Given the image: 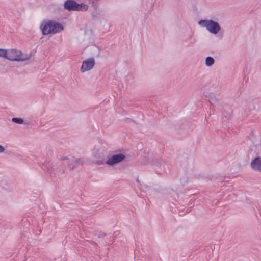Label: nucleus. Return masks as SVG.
<instances>
[{
    "label": "nucleus",
    "mask_w": 261,
    "mask_h": 261,
    "mask_svg": "<svg viewBox=\"0 0 261 261\" xmlns=\"http://www.w3.org/2000/svg\"><path fill=\"white\" fill-rule=\"evenodd\" d=\"M40 29L43 35H47L60 33L63 30L64 27L56 21L45 20L41 23Z\"/></svg>",
    "instance_id": "1"
},
{
    "label": "nucleus",
    "mask_w": 261,
    "mask_h": 261,
    "mask_svg": "<svg viewBox=\"0 0 261 261\" xmlns=\"http://www.w3.org/2000/svg\"><path fill=\"white\" fill-rule=\"evenodd\" d=\"M198 24L201 27L206 28L210 33L214 35L221 33L222 35L223 34V30L216 21L212 20H200L198 22Z\"/></svg>",
    "instance_id": "2"
},
{
    "label": "nucleus",
    "mask_w": 261,
    "mask_h": 261,
    "mask_svg": "<svg viewBox=\"0 0 261 261\" xmlns=\"http://www.w3.org/2000/svg\"><path fill=\"white\" fill-rule=\"evenodd\" d=\"M31 54H24L21 50L16 49H8L7 59L17 62H24L30 60Z\"/></svg>",
    "instance_id": "3"
},
{
    "label": "nucleus",
    "mask_w": 261,
    "mask_h": 261,
    "mask_svg": "<svg viewBox=\"0 0 261 261\" xmlns=\"http://www.w3.org/2000/svg\"><path fill=\"white\" fill-rule=\"evenodd\" d=\"M64 8L68 11H85L88 9V5L84 3L78 4L74 0H67L64 4Z\"/></svg>",
    "instance_id": "4"
},
{
    "label": "nucleus",
    "mask_w": 261,
    "mask_h": 261,
    "mask_svg": "<svg viewBox=\"0 0 261 261\" xmlns=\"http://www.w3.org/2000/svg\"><path fill=\"white\" fill-rule=\"evenodd\" d=\"M125 155L122 153L114 154L108 158L106 164L108 165L113 166L119 164L124 160Z\"/></svg>",
    "instance_id": "5"
},
{
    "label": "nucleus",
    "mask_w": 261,
    "mask_h": 261,
    "mask_svg": "<svg viewBox=\"0 0 261 261\" xmlns=\"http://www.w3.org/2000/svg\"><path fill=\"white\" fill-rule=\"evenodd\" d=\"M95 64V61L94 58H90L84 60L81 67V72L84 73L92 70Z\"/></svg>",
    "instance_id": "6"
},
{
    "label": "nucleus",
    "mask_w": 261,
    "mask_h": 261,
    "mask_svg": "<svg viewBox=\"0 0 261 261\" xmlns=\"http://www.w3.org/2000/svg\"><path fill=\"white\" fill-rule=\"evenodd\" d=\"M91 156L93 159V163L97 165H102L104 162L102 159V154L98 149H93L91 152Z\"/></svg>",
    "instance_id": "7"
},
{
    "label": "nucleus",
    "mask_w": 261,
    "mask_h": 261,
    "mask_svg": "<svg viewBox=\"0 0 261 261\" xmlns=\"http://www.w3.org/2000/svg\"><path fill=\"white\" fill-rule=\"evenodd\" d=\"M59 161L64 166L71 167L72 169L75 167L74 158L71 155L61 156Z\"/></svg>",
    "instance_id": "8"
},
{
    "label": "nucleus",
    "mask_w": 261,
    "mask_h": 261,
    "mask_svg": "<svg viewBox=\"0 0 261 261\" xmlns=\"http://www.w3.org/2000/svg\"><path fill=\"white\" fill-rule=\"evenodd\" d=\"M251 168L254 171L261 172V157H256L250 163Z\"/></svg>",
    "instance_id": "9"
},
{
    "label": "nucleus",
    "mask_w": 261,
    "mask_h": 261,
    "mask_svg": "<svg viewBox=\"0 0 261 261\" xmlns=\"http://www.w3.org/2000/svg\"><path fill=\"white\" fill-rule=\"evenodd\" d=\"M215 63V60L212 57H207L205 59V65L207 67L212 66Z\"/></svg>",
    "instance_id": "10"
},
{
    "label": "nucleus",
    "mask_w": 261,
    "mask_h": 261,
    "mask_svg": "<svg viewBox=\"0 0 261 261\" xmlns=\"http://www.w3.org/2000/svg\"><path fill=\"white\" fill-rule=\"evenodd\" d=\"M7 51L8 49L0 48V57L7 59Z\"/></svg>",
    "instance_id": "11"
},
{
    "label": "nucleus",
    "mask_w": 261,
    "mask_h": 261,
    "mask_svg": "<svg viewBox=\"0 0 261 261\" xmlns=\"http://www.w3.org/2000/svg\"><path fill=\"white\" fill-rule=\"evenodd\" d=\"M84 159L83 158L75 159L74 158V164L75 167L78 165H83L84 164Z\"/></svg>",
    "instance_id": "12"
},
{
    "label": "nucleus",
    "mask_w": 261,
    "mask_h": 261,
    "mask_svg": "<svg viewBox=\"0 0 261 261\" xmlns=\"http://www.w3.org/2000/svg\"><path fill=\"white\" fill-rule=\"evenodd\" d=\"M12 121L17 124H22L23 123V120L20 118H13Z\"/></svg>",
    "instance_id": "13"
},
{
    "label": "nucleus",
    "mask_w": 261,
    "mask_h": 261,
    "mask_svg": "<svg viewBox=\"0 0 261 261\" xmlns=\"http://www.w3.org/2000/svg\"><path fill=\"white\" fill-rule=\"evenodd\" d=\"M91 49L95 53H99L98 48L96 46H93L91 47Z\"/></svg>",
    "instance_id": "14"
},
{
    "label": "nucleus",
    "mask_w": 261,
    "mask_h": 261,
    "mask_svg": "<svg viewBox=\"0 0 261 261\" xmlns=\"http://www.w3.org/2000/svg\"><path fill=\"white\" fill-rule=\"evenodd\" d=\"M5 149L4 147L0 145V153H3L5 151Z\"/></svg>",
    "instance_id": "15"
}]
</instances>
